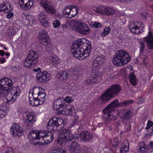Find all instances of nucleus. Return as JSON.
<instances>
[{
	"label": "nucleus",
	"mask_w": 153,
	"mask_h": 153,
	"mask_svg": "<svg viewBox=\"0 0 153 153\" xmlns=\"http://www.w3.org/2000/svg\"><path fill=\"white\" fill-rule=\"evenodd\" d=\"M121 90V86L119 84L111 85L99 98L98 101L100 105H103L111 98L115 97Z\"/></svg>",
	"instance_id": "obj_1"
},
{
	"label": "nucleus",
	"mask_w": 153,
	"mask_h": 153,
	"mask_svg": "<svg viewBox=\"0 0 153 153\" xmlns=\"http://www.w3.org/2000/svg\"><path fill=\"white\" fill-rule=\"evenodd\" d=\"M86 41L85 39L83 38L76 40L73 42L71 51L74 58L82 60V53H84L83 46L87 45Z\"/></svg>",
	"instance_id": "obj_2"
},
{
	"label": "nucleus",
	"mask_w": 153,
	"mask_h": 153,
	"mask_svg": "<svg viewBox=\"0 0 153 153\" xmlns=\"http://www.w3.org/2000/svg\"><path fill=\"white\" fill-rule=\"evenodd\" d=\"M69 25L71 28L80 34L87 35L89 33V26L79 20H72L69 22Z\"/></svg>",
	"instance_id": "obj_3"
},
{
	"label": "nucleus",
	"mask_w": 153,
	"mask_h": 153,
	"mask_svg": "<svg viewBox=\"0 0 153 153\" xmlns=\"http://www.w3.org/2000/svg\"><path fill=\"white\" fill-rule=\"evenodd\" d=\"M130 59L128 54L125 51L121 50L116 52L112 61L115 65L122 66L127 63Z\"/></svg>",
	"instance_id": "obj_4"
},
{
	"label": "nucleus",
	"mask_w": 153,
	"mask_h": 153,
	"mask_svg": "<svg viewBox=\"0 0 153 153\" xmlns=\"http://www.w3.org/2000/svg\"><path fill=\"white\" fill-rule=\"evenodd\" d=\"M39 54L37 51L31 50L25 60L23 65L26 68H33L35 66L38 62Z\"/></svg>",
	"instance_id": "obj_5"
},
{
	"label": "nucleus",
	"mask_w": 153,
	"mask_h": 153,
	"mask_svg": "<svg viewBox=\"0 0 153 153\" xmlns=\"http://www.w3.org/2000/svg\"><path fill=\"white\" fill-rule=\"evenodd\" d=\"M13 84L11 80L7 78H2L0 80V97H5L6 94L11 88Z\"/></svg>",
	"instance_id": "obj_6"
},
{
	"label": "nucleus",
	"mask_w": 153,
	"mask_h": 153,
	"mask_svg": "<svg viewBox=\"0 0 153 153\" xmlns=\"http://www.w3.org/2000/svg\"><path fill=\"white\" fill-rule=\"evenodd\" d=\"M63 120L61 118L54 117L48 123L47 128L50 131L60 130L63 127Z\"/></svg>",
	"instance_id": "obj_7"
},
{
	"label": "nucleus",
	"mask_w": 153,
	"mask_h": 153,
	"mask_svg": "<svg viewBox=\"0 0 153 153\" xmlns=\"http://www.w3.org/2000/svg\"><path fill=\"white\" fill-rule=\"evenodd\" d=\"M5 97L8 102H13L16 100L17 97L19 95L20 90L19 88L16 86L11 88L7 91Z\"/></svg>",
	"instance_id": "obj_8"
},
{
	"label": "nucleus",
	"mask_w": 153,
	"mask_h": 153,
	"mask_svg": "<svg viewBox=\"0 0 153 153\" xmlns=\"http://www.w3.org/2000/svg\"><path fill=\"white\" fill-rule=\"evenodd\" d=\"M133 102V101L131 100H129L119 103L118 100L116 99L111 102L104 109L112 111L114 108L120 107H126L131 104Z\"/></svg>",
	"instance_id": "obj_9"
},
{
	"label": "nucleus",
	"mask_w": 153,
	"mask_h": 153,
	"mask_svg": "<svg viewBox=\"0 0 153 153\" xmlns=\"http://www.w3.org/2000/svg\"><path fill=\"white\" fill-rule=\"evenodd\" d=\"M94 11L98 13L108 16L114 14L116 13L115 10L113 7L101 6L98 7H94Z\"/></svg>",
	"instance_id": "obj_10"
},
{
	"label": "nucleus",
	"mask_w": 153,
	"mask_h": 153,
	"mask_svg": "<svg viewBox=\"0 0 153 153\" xmlns=\"http://www.w3.org/2000/svg\"><path fill=\"white\" fill-rule=\"evenodd\" d=\"M40 3V5L44 7L45 10L47 13L51 14H54L56 13V9L49 2L46 0H42Z\"/></svg>",
	"instance_id": "obj_11"
},
{
	"label": "nucleus",
	"mask_w": 153,
	"mask_h": 153,
	"mask_svg": "<svg viewBox=\"0 0 153 153\" xmlns=\"http://www.w3.org/2000/svg\"><path fill=\"white\" fill-rule=\"evenodd\" d=\"M100 80V76H98L97 74L93 73L89 77L85 80V83L86 85L90 86L98 83Z\"/></svg>",
	"instance_id": "obj_12"
},
{
	"label": "nucleus",
	"mask_w": 153,
	"mask_h": 153,
	"mask_svg": "<svg viewBox=\"0 0 153 153\" xmlns=\"http://www.w3.org/2000/svg\"><path fill=\"white\" fill-rule=\"evenodd\" d=\"M71 131L68 129H63L60 131L59 134L60 138L59 142L62 144H65L68 140L70 139V135L71 134Z\"/></svg>",
	"instance_id": "obj_13"
},
{
	"label": "nucleus",
	"mask_w": 153,
	"mask_h": 153,
	"mask_svg": "<svg viewBox=\"0 0 153 153\" xmlns=\"http://www.w3.org/2000/svg\"><path fill=\"white\" fill-rule=\"evenodd\" d=\"M50 74L47 71L39 72L36 74V79L38 82H45L51 78Z\"/></svg>",
	"instance_id": "obj_14"
},
{
	"label": "nucleus",
	"mask_w": 153,
	"mask_h": 153,
	"mask_svg": "<svg viewBox=\"0 0 153 153\" xmlns=\"http://www.w3.org/2000/svg\"><path fill=\"white\" fill-rule=\"evenodd\" d=\"M53 106L57 111L62 113L64 107L63 98L62 97L56 99L54 101Z\"/></svg>",
	"instance_id": "obj_15"
},
{
	"label": "nucleus",
	"mask_w": 153,
	"mask_h": 153,
	"mask_svg": "<svg viewBox=\"0 0 153 153\" xmlns=\"http://www.w3.org/2000/svg\"><path fill=\"white\" fill-rule=\"evenodd\" d=\"M35 121V116L33 113H30L24 115L23 122L24 124L27 126H30Z\"/></svg>",
	"instance_id": "obj_16"
},
{
	"label": "nucleus",
	"mask_w": 153,
	"mask_h": 153,
	"mask_svg": "<svg viewBox=\"0 0 153 153\" xmlns=\"http://www.w3.org/2000/svg\"><path fill=\"white\" fill-rule=\"evenodd\" d=\"M38 37L40 43L44 45H47L50 42L48 33L45 30L39 32Z\"/></svg>",
	"instance_id": "obj_17"
},
{
	"label": "nucleus",
	"mask_w": 153,
	"mask_h": 153,
	"mask_svg": "<svg viewBox=\"0 0 153 153\" xmlns=\"http://www.w3.org/2000/svg\"><path fill=\"white\" fill-rule=\"evenodd\" d=\"M23 129L19 125L14 124L11 127V133L14 137L16 135L20 137L23 134Z\"/></svg>",
	"instance_id": "obj_18"
},
{
	"label": "nucleus",
	"mask_w": 153,
	"mask_h": 153,
	"mask_svg": "<svg viewBox=\"0 0 153 153\" xmlns=\"http://www.w3.org/2000/svg\"><path fill=\"white\" fill-rule=\"evenodd\" d=\"M93 134L87 131H83L79 134V137L81 140L84 142L88 141L93 138Z\"/></svg>",
	"instance_id": "obj_19"
},
{
	"label": "nucleus",
	"mask_w": 153,
	"mask_h": 153,
	"mask_svg": "<svg viewBox=\"0 0 153 153\" xmlns=\"http://www.w3.org/2000/svg\"><path fill=\"white\" fill-rule=\"evenodd\" d=\"M112 111L110 110H107L104 109L102 110L104 114L103 117L104 118L105 121L106 123H108V121L113 120L116 119V117L113 115L111 114Z\"/></svg>",
	"instance_id": "obj_20"
},
{
	"label": "nucleus",
	"mask_w": 153,
	"mask_h": 153,
	"mask_svg": "<svg viewBox=\"0 0 153 153\" xmlns=\"http://www.w3.org/2000/svg\"><path fill=\"white\" fill-rule=\"evenodd\" d=\"M87 45L86 46L84 45V53H82L81 58L82 60L86 59L89 55V53L91 50V43L88 41L86 42Z\"/></svg>",
	"instance_id": "obj_21"
},
{
	"label": "nucleus",
	"mask_w": 153,
	"mask_h": 153,
	"mask_svg": "<svg viewBox=\"0 0 153 153\" xmlns=\"http://www.w3.org/2000/svg\"><path fill=\"white\" fill-rule=\"evenodd\" d=\"M46 16L43 13H41L38 16V19L43 27L45 28L49 26V23L47 19Z\"/></svg>",
	"instance_id": "obj_22"
},
{
	"label": "nucleus",
	"mask_w": 153,
	"mask_h": 153,
	"mask_svg": "<svg viewBox=\"0 0 153 153\" xmlns=\"http://www.w3.org/2000/svg\"><path fill=\"white\" fill-rule=\"evenodd\" d=\"M105 62V58L103 56H97L96 58L93 61V66L97 67L99 65H101Z\"/></svg>",
	"instance_id": "obj_23"
},
{
	"label": "nucleus",
	"mask_w": 153,
	"mask_h": 153,
	"mask_svg": "<svg viewBox=\"0 0 153 153\" xmlns=\"http://www.w3.org/2000/svg\"><path fill=\"white\" fill-rule=\"evenodd\" d=\"M139 23L138 22H131L129 25L130 31L133 33L138 34L139 33Z\"/></svg>",
	"instance_id": "obj_24"
},
{
	"label": "nucleus",
	"mask_w": 153,
	"mask_h": 153,
	"mask_svg": "<svg viewBox=\"0 0 153 153\" xmlns=\"http://www.w3.org/2000/svg\"><path fill=\"white\" fill-rule=\"evenodd\" d=\"M145 40L148 47L149 49H153V35L151 32H149V35L146 37Z\"/></svg>",
	"instance_id": "obj_25"
},
{
	"label": "nucleus",
	"mask_w": 153,
	"mask_h": 153,
	"mask_svg": "<svg viewBox=\"0 0 153 153\" xmlns=\"http://www.w3.org/2000/svg\"><path fill=\"white\" fill-rule=\"evenodd\" d=\"M121 118L123 120H126L130 118L132 115L131 110L129 109H125L122 111Z\"/></svg>",
	"instance_id": "obj_26"
},
{
	"label": "nucleus",
	"mask_w": 153,
	"mask_h": 153,
	"mask_svg": "<svg viewBox=\"0 0 153 153\" xmlns=\"http://www.w3.org/2000/svg\"><path fill=\"white\" fill-rule=\"evenodd\" d=\"M70 11L69 15V18H71L74 17L78 12V8L74 5H70Z\"/></svg>",
	"instance_id": "obj_27"
},
{
	"label": "nucleus",
	"mask_w": 153,
	"mask_h": 153,
	"mask_svg": "<svg viewBox=\"0 0 153 153\" xmlns=\"http://www.w3.org/2000/svg\"><path fill=\"white\" fill-rule=\"evenodd\" d=\"M41 87L35 86L33 88V90H30L29 92V97L30 96L32 97H37L38 94H39L41 91Z\"/></svg>",
	"instance_id": "obj_28"
},
{
	"label": "nucleus",
	"mask_w": 153,
	"mask_h": 153,
	"mask_svg": "<svg viewBox=\"0 0 153 153\" xmlns=\"http://www.w3.org/2000/svg\"><path fill=\"white\" fill-rule=\"evenodd\" d=\"M32 98H29V103L32 106H37L39 105L42 104L43 103H41L40 102L41 100H39L36 98V97H33Z\"/></svg>",
	"instance_id": "obj_29"
},
{
	"label": "nucleus",
	"mask_w": 153,
	"mask_h": 153,
	"mask_svg": "<svg viewBox=\"0 0 153 153\" xmlns=\"http://www.w3.org/2000/svg\"><path fill=\"white\" fill-rule=\"evenodd\" d=\"M41 91L39 94H38L36 98L41 101L40 102L41 103H43L45 101V97L46 94L44 93L45 90L44 89L41 88Z\"/></svg>",
	"instance_id": "obj_30"
},
{
	"label": "nucleus",
	"mask_w": 153,
	"mask_h": 153,
	"mask_svg": "<svg viewBox=\"0 0 153 153\" xmlns=\"http://www.w3.org/2000/svg\"><path fill=\"white\" fill-rule=\"evenodd\" d=\"M54 137L53 135L51 132L48 131L45 137H44V141L45 142V144H48L52 141Z\"/></svg>",
	"instance_id": "obj_31"
},
{
	"label": "nucleus",
	"mask_w": 153,
	"mask_h": 153,
	"mask_svg": "<svg viewBox=\"0 0 153 153\" xmlns=\"http://www.w3.org/2000/svg\"><path fill=\"white\" fill-rule=\"evenodd\" d=\"M79 144L76 141H73L71 145V152L76 153L80 148Z\"/></svg>",
	"instance_id": "obj_32"
},
{
	"label": "nucleus",
	"mask_w": 153,
	"mask_h": 153,
	"mask_svg": "<svg viewBox=\"0 0 153 153\" xmlns=\"http://www.w3.org/2000/svg\"><path fill=\"white\" fill-rule=\"evenodd\" d=\"M128 78L131 83L133 86H135L137 85V79L134 73L131 72L130 74L128 76Z\"/></svg>",
	"instance_id": "obj_33"
},
{
	"label": "nucleus",
	"mask_w": 153,
	"mask_h": 153,
	"mask_svg": "<svg viewBox=\"0 0 153 153\" xmlns=\"http://www.w3.org/2000/svg\"><path fill=\"white\" fill-rule=\"evenodd\" d=\"M59 62L60 60L59 57L56 56L51 57L49 61L50 64L54 66H56Z\"/></svg>",
	"instance_id": "obj_34"
},
{
	"label": "nucleus",
	"mask_w": 153,
	"mask_h": 153,
	"mask_svg": "<svg viewBox=\"0 0 153 153\" xmlns=\"http://www.w3.org/2000/svg\"><path fill=\"white\" fill-rule=\"evenodd\" d=\"M28 137L30 140H38V133L35 131H31L28 134Z\"/></svg>",
	"instance_id": "obj_35"
},
{
	"label": "nucleus",
	"mask_w": 153,
	"mask_h": 153,
	"mask_svg": "<svg viewBox=\"0 0 153 153\" xmlns=\"http://www.w3.org/2000/svg\"><path fill=\"white\" fill-rule=\"evenodd\" d=\"M68 74L66 71H62L60 74L59 79L60 81L66 80L68 77Z\"/></svg>",
	"instance_id": "obj_36"
},
{
	"label": "nucleus",
	"mask_w": 153,
	"mask_h": 153,
	"mask_svg": "<svg viewBox=\"0 0 153 153\" xmlns=\"http://www.w3.org/2000/svg\"><path fill=\"white\" fill-rule=\"evenodd\" d=\"M48 131H42L38 133V140H41V141L44 140V137L47 134Z\"/></svg>",
	"instance_id": "obj_37"
},
{
	"label": "nucleus",
	"mask_w": 153,
	"mask_h": 153,
	"mask_svg": "<svg viewBox=\"0 0 153 153\" xmlns=\"http://www.w3.org/2000/svg\"><path fill=\"white\" fill-rule=\"evenodd\" d=\"M70 11V5L65 7V9L63 11L62 13L64 16L69 18V15Z\"/></svg>",
	"instance_id": "obj_38"
},
{
	"label": "nucleus",
	"mask_w": 153,
	"mask_h": 153,
	"mask_svg": "<svg viewBox=\"0 0 153 153\" xmlns=\"http://www.w3.org/2000/svg\"><path fill=\"white\" fill-rule=\"evenodd\" d=\"M111 31V28L110 27H105L103 31L101 33V35L102 37H105L107 35L110 33Z\"/></svg>",
	"instance_id": "obj_39"
},
{
	"label": "nucleus",
	"mask_w": 153,
	"mask_h": 153,
	"mask_svg": "<svg viewBox=\"0 0 153 153\" xmlns=\"http://www.w3.org/2000/svg\"><path fill=\"white\" fill-rule=\"evenodd\" d=\"M13 9L11 7L10 5L8 2L6 4L5 7L4 8V12L7 13Z\"/></svg>",
	"instance_id": "obj_40"
},
{
	"label": "nucleus",
	"mask_w": 153,
	"mask_h": 153,
	"mask_svg": "<svg viewBox=\"0 0 153 153\" xmlns=\"http://www.w3.org/2000/svg\"><path fill=\"white\" fill-rule=\"evenodd\" d=\"M129 150L128 148L126 147V145L123 144L122 145L120 149V153H126Z\"/></svg>",
	"instance_id": "obj_41"
},
{
	"label": "nucleus",
	"mask_w": 153,
	"mask_h": 153,
	"mask_svg": "<svg viewBox=\"0 0 153 153\" xmlns=\"http://www.w3.org/2000/svg\"><path fill=\"white\" fill-rule=\"evenodd\" d=\"M33 1L32 0H31L30 2L27 3H25L24 5V7L27 9H29L31 8L33 4Z\"/></svg>",
	"instance_id": "obj_42"
},
{
	"label": "nucleus",
	"mask_w": 153,
	"mask_h": 153,
	"mask_svg": "<svg viewBox=\"0 0 153 153\" xmlns=\"http://www.w3.org/2000/svg\"><path fill=\"white\" fill-rule=\"evenodd\" d=\"M108 74L107 78L108 79V80L110 81L112 80L114 78V76L113 75V73L112 71H111L109 72V73H107Z\"/></svg>",
	"instance_id": "obj_43"
},
{
	"label": "nucleus",
	"mask_w": 153,
	"mask_h": 153,
	"mask_svg": "<svg viewBox=\"0 0 153 153\" xmlns=\"http://www.w3.org/2000/svg\"><path fill=\"white\" fill-rule=\"evenodd\" d=\"M140 53L142 54L144 52L145 46L144 43L142 42H140Z\"/></svg>",
	"instance_id": "obj_44"
},
{
	"label": "nucleus",
	"mask_w": 153,
	"mask_h": 153,
	"mask_svg": "<svg viewBox=\"0 0 153 153\" xmlns=\"http://www.w3.org/2000/svg\"><path fill=\"white\" fill-rule=\"evenodd\" d=\"M111 143L113 146L117 147L118 144V140L117 138H114L111 140Z\"/></svg>",
	"instance_id": "obj_45"
},
{
	"label": "nucleus",
	"mask_w": 153,
	"mask_h": 153,
	"mask_svg": "<svg viewBox=\"0 0 153 153\" xmlns=\"http://www.w3.org/2000/svg\"><path fill=\"white\" fill-rule=\"evenodd\" d=\"M60 22L58 20H55L53 23V26L55 28L59 26Z\"/></svg>",
	"instance_id": "obj_46"
},
{
	"label": "nucleus",
	"mask_w": 153,
	"mask_h": 153,
	"mask_svg": "<svg viewBox=\"0 0 153 153\" xmlns=\"http://www.w3.org/2000/svg\"><path fill=\"white\" fill-rule=\"evenodd\" d=\"M66 112L65 114H68L70 116L73 115V110L72 108H70L69 109H67L66 111H65Z\"/></svg>",
	"instance_id": "obj_47"
},
{
	"label": "nucleus",
	"mask_w": 153,
	"mask_h": 153,
	"mask_svg": "<svg viewBox=\"0 0 153 153\" xmlns=\"http://www.w3.org/2000/svg\"><path fill=\"white\" fill-rule=\"evenodd\" d=\"M153 126V123L150 120L148 121L147 124V126L146 128V129H148Z\"/></svg>",
	"instance_id": "obj_48"
},
{
	"label": "nucleus",
	"mask_w": 153,
	"mask_h": 153,
	"mask_svg": "<svg viewBox=\"0 0 153 153\" xmlns=\"http://www.w3.org/2000/svg\"><path fill=\"white\" fill-rule=\"evenodd\" d=\"M30 0H19V3L20 6L23 5L25 3H27L30 1Z\"/></svg>",
	"instance_id": "obj_49"
},
{
	"label": "nucleus",
	"mask_w": 153,
	"mask_h": 153,
	"mask_svg": "<svg viewBox=\"0 0 153 153\" xmlns=\"http://www.w3.org/2000/svg\"><path fill=\"white\" fill-rule=\"evenodd\" d=\"M70 139L68 140H71L73 139H76L78 138V136L75 134H72L70 135Z\"/></svg>",
	"instance_id": "obj_50"
},
{
	"label": "nucleus",
	"mask_w": 153,
	"mask_h": 153,
	"mask_svg": "<svg viewBox=\"0 0 153 153\" xmlns=\"http://www.w3.org/2000/svg\"><path fill=\"white\" fill-rule=\"evenodd\" d=\"M52 153H66V152L62 149L61 150L57 149L53 150Z\"/></svg>",
	"instance_id": "obj_51"
},
{
	"label": "nucleus",
	"mask_w": 153,
	"mask_h": 153,
	"mask_svg": "<svg viewBox=\"0 0 153 153\" xmlns=\"http://www.w3.org/2000/svg\"><path fill=\"white\" fill-rule=\"evenodd\" d=\"M92 25L93 26H94L96 28L99 27L101 26V24L97 22H93Z\"/></svg>",
	"instance_id": "obj_52"
},
{
	"label": "nucleus",
	"mask_w": 153,
	"mask_h": 153,
	"mask_svg": "<svg viewBox=\"0 0 153 153\" xmlns=\"http://www.w3.org/2000/svg\"><path fill=\"white\" fill-rule=\"evenodd\" d=\"M64 102L65 101L68 102L70 103L72 101V99L71 97H67L64 100Z\"/></svg>",
	"instance_id": "obj_53"
},
{
	"label": "nucleus",
	"mask_w": 153,
	"mask_h": 153,
	"mask_svg": "<svg viewBox=\"0 0 153 153\" xmlns=\"http://www.w3.org/2000/svg\"><path fill=\"white\" fill-rule=\"evenodd\" d=\"M131 128V126L130 123H128V124H127L126 123L125 125V128L126 129V131H128Z\"/></svg>",
	"instance_id": "obj_54"
},
{
	"label": "nucleus",
	"mask_w": 153,
	"mask_h": 153,
	"mask_svg": "<svg viewBox=\"0 0 153 153\" xmlns=\"http://www.w3.org/2000/svg\"><path fill=\"white\" fill-rule=\"evenodd\" d=\"M140 151L141 153H145L147 151V149L146 147H142L140 149Z\"/></svg>",
	"instance_id": "obj_55"
},
{
	"label": "nucleus",
	"mask_w": 153,
	"mask_h": 153,
	"mask_svg": "<svg viewBox=\"0 0 153 153\" xmlns=\"http://www.w3.org/2000/svg\"><path fill=\"white\" fill-rule=\"evenodd\" d=\"M139 145L140 149L142 147H144L146 146L145 143L142 141L140 142L139 143Z\"/></svg>",
	"instance_id": "obj_56"
},
{
	"label": "nucleus",
	"mask_w": 153,
	"mask_h": 153,
	"mask_svg": "<svg viewBox=\"0 0 153 153\" xmlns=\"http://www.w3.org/2000/svg\"><path fill=\"white\" fill-rule=\"evenodd\" d=\"M8 13L6 15V17L8 19H10L13 16V13L11 12L7 13Z\"/></svg>",
	"instance_id": "obj_57"
},
{
	"label": "nucleus",
	"mask_w": 153,
	"mask_h": 153,
	"mask_svg": "<svg viewBox=\"0 0 153 153\" xmlns=\"http://www.w3.org/2000/svg\"><path fill=\"white\" fill-rule=\"evenodd\" d=\"M13 151V149L12 147H8L6 151V153H8L11 152Z\"/></svg>",
	"instance_id": "obj_58"
},
{
	"label": "nucleus",
	"mask_w": 153,
	"mask_h": 153,
	"mask_svg": "<svg viewBox=\"0 0 153 153\" xmlns=\"http://www.w3.org/2000/svg\"><path fill=\"white\" fill-rule=\"evenodd\" d=\"M148 148L149 149H153V141H151L150 142Z\"/></svg>",
	"instance_id": "obj_59"
},
{
	"label": "nucleus",
	"mask_w": 153,
	"mask_h": 153,
	"mask_svg": "<svg viewBox=\"0 0 153 153\" xmlns=\"http://www.w3.org/2000/svg\"><path fill=\"white\" fill-rule=\"evenodd\" d=\"M6 62L4 58H0V62L1 64H3Z\"/></svg>",
	"instance_id": "obj_60"
},
{
	"label": "nucleus",
	"mask_w": 153,
	"mask_h": 153,
	"mask_svg": "<svg viewBox=\"0 0 153 153\" xmlns=\"http://www.w3.org/2000/svg\"><path fill=\"white\" fill-rule=\"evenodd\" d=\"M138 23H139V28H142L143 27L144 25L142 23V22H138Z\"/></svg>",
	"instance_id": "obj_61"
},
{
	"label": "nucleus",
	"mask_w": 153,
	"mask_h": 153,
	"mask_svg": "<svg viewBox=\"0 0 153 153\" xmlns=\"http://www.w3.org/2000/svg\"><path fill=\"white\" fill-rule=\"evenodd\" d=\"M5 53L3 50H0V55L3 56L5 54Z\"/></svg>",
	"instance_id": "obj_62"
},
{
	"label": "nucleus",
	"mask_w": 153,
	"mask_h": 153,
	"mask_svg": "<svg viewBox=\"0 0 153 153\" xmlns=\"http://www.w3.org/2000/svg\"><path fill=\"white\" fill-rule=\"evenodd\" d=\"M6 5V3L4 2L3 4H1L0 6V7L1 8H5V6Z\"/></svg>",
	"instance_id": "obj_63"
},
{
	"label": "nucleus",
	"mask_w": 153,
	"mask_h": 153,
	"mask_svg": "<svg viewBox=\"0 0 153 153\" xmlns=\"http://www.w3.org/2000/svg\"><path fill=\"white\" fill-rule=\"evenodd\" d=\"M41 68H38L37 69H34L33 71L35 72H37V71H40Z\"/></svg>",
	"instance_id": "obj_64"
}]
</instances>
